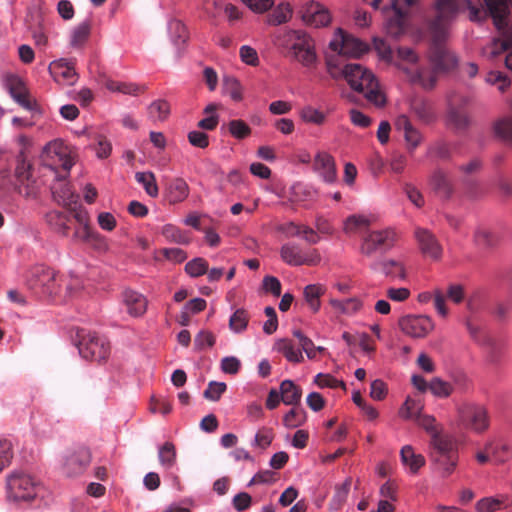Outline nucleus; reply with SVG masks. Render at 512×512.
Segmentation results:
<instances>
[{
  "instance_id": "21",
  "label": "nucleus",
  "mask_w": 512,
  "mask_h": 512,
  "mask_svg": "<svg viewBox=\"0 0 512 512\" xmlns=\"http://www.w3.org/2000/svg\"><path fill=\"white\" fill-rule=\"evenodd\" d=\"M123 303L127 312L133 317L142 316L147 310V299L141 293L134 290H125L123 292Z\"/></svg>"
},
{
  "instance_id": "17",
  "label": "nucleus",
  "mask_w": 512,
  "mask_h": 512,
  "mask_svg": "<svg viewBox=\"0 0 512 512\" xmlns=\"http://www.w3.org/2000/svg\"><path fill=\"white\" fill-rule=\"evenodd\" d=\"M91 461V453L85 447H79L72 451L65 460V470L69 476H76L85 471Z\"/></svg>"
},
{
  "instance_id": "59",
  "label": "nucleus",
  "mask_w": 512,
  "mask_h": 512,
  "mask_svg": "<svg viewBox=\"0 0 512 512\" xmlns=\"http://www.w3.org/2000/svg\"><path fill=\"white\" fill-rule=\"evenodd\" d=\"M495 133L506 141L512 142V118L499 120L494 125Z\"/></svg>"
},
{
  "instance_id": "57",
  "label": "nucleus",
  "mask_w": 512,
  "mask_h": 512,
  "mask_svg": "<svg viewBox=\"0 0 512 512\" xmlns=\"http://www.w3.org/2000/svg\"><path fill=\"white\" fill-rule=\"evenodd\" d=\"M287 232L290 235H295V236L303 235L305 240L309 243H317V241L319 239L317 233L314 230H312L308 227L298 226L293 223H291L289 225V229L287 230Z\"/></svg>"
},
{
  "instance_id": "41",
  "label": "nucleus",
  "mask_w": 512,
  "mask_h": 512,
  "mask_svg": "<svg viewBox=\"0 0 512 512\" xmlns=\"http://www.w3.org/2000/svg\"><path fill=\"white\" fill-rule=\"evenodd\" d=\"M370 225L369 220L365 216L352 215L344 222V230L349 234H356L366 230Z\"/></svg>"
},
{
  "instance_id": "50",
  "label": "nucleus",
  "mask_w": 512,
  "mask_h": 512,
  "mask_svg": "<svg viewBox=\"0 0 512 512\" xmlns=\"http://www.w3.org/2000/svg\"><path fill=\"white\" fill-rule=\"evenodd\" d=\"M304 297L309 307L317 312L320 308V286L317 284H311L305 287Z\"/></svg>"
},
{
  "instance_id": "23",
  "label": "nucleus",
  "mask_w": 512,
  "mask_h": 512,
  "mask_svg": "<svg viewBox=\"0 0 512 512\" xmlns=\"http://www.w3.org/2000/svg\"><path fill=\"white\" fill-rule=\"evenodd\" d=\"M395 127L398 131L403 133L409 149L413 150L420 144L422 140L421 134L413 127L406 115H400L397 117Z\"/></svg>"
},
{
  "instance_id": "1",
  "label": "nucleus",
  "mask_w": 512,
  "mask_h": 512,
  "mask_svg": "<svg viewBox=\"0 0 512 512\" xmlns=\"http://www.w3.org/2000/svg\"><path fill=\"white\" fill-rule=\"evenodd\" d=\"M275 45L284 57L305 67L316 63L315 42L304 30H282L275 37Z\"/></svg>"
},
{
  "instance_id": "14",
  "label": "nucleus",
  "mask_w": 512,
  "mask_h": 512,
  "mask_svg": "<svg viewBox=\"0 0 512 512\" xmlns=\"http://www.w3.org/2000/svg\"><path fill=\"white\" fill-rule=\"evenodd\" d=\"M396 234L392 230H381L371 232L361 245V252L371 256L378 250L388 249L393 246Z\"/></svg>"
},
{
  "instance_id": "33",
  "label": "nucleus",
  "mask_w": 512,
  "mask_h": 512,
  "mask_svg": "<svg viewBox=\"0 0 512 512\" xmlns=\"http://www.w3.org/2000/svg\"><path fill=\"white\" fill-rule=\"evenodd\" d=\"M320 3L309 1L302 6L301 17L305 24L319 27L320 25Z\"/></svg>"
},
{
  "instance_id": "61",
  "label": "nucleus",
  "mask_w": 512,
  "mask_h": 512,
  "mask_svg": "<svg viewBox=\"0 0 512 512\" xmlns=\"http://www.w3.org/2000/svg\"><path fill=\"white\" fill-rule=\"evenodd\" d=\"M386 296L394 302H405L411 296L410 289L406 287H388L386 289Z\"/></svg>"
},
{
  "instance_id": "51",
  "label": "nucleus",
  "mask_w": 512,
  "mask_h": 512,
  "mask_svg": "<svg viewBox=\"0 0 512 512\" xmlns=\"http://www.w3.org/2000/svg\"><path fill=\"white\" fill-rule=\"evenodd\" d=\"M185 271L192 277L202 276L208 271V262L201 257L194 258L185 265Z\"/></svg>"
},
{
  "instance_id": "8",
  "label": "nucleus",
  "mask_w": 512,
  "mask_h": 512,
  "mask_svg": "<svg viewBox=\"0 0 512 512\" xmlns=\"http://www.w3.org/2000/svg\"><path fill=\"white\" fill-rule=\"evenodd\" d=\"M8 497L14 501H30L38 496L41 486L30 475L13 472L7 477Z\"/></svg>"
},
{
  "instance_id": "11",
  "label": "nucleus",
  "mask_w": 512,
  "mask_h": 512,
  "mask_svg": "<svg viewBox=\"0 0 512 512\" xmlns=\"http://www.w3.org/2000/svg\"><path fill=\"white\" fill-rule=\"evenodd\" d=\"M398 326L410 337L424 338L434 329V322L426 315H405L399 319Z\"/></svg>"
},
{
  "instance_id": "26",
  "label": "nucleus",
  "mask_w": 512,
  "mask_h": 512,
  "mask_svg": "<svg viewBox=\"0 0 512 512\" xmlns=\"http://www.w3.org/2000/svg\"><path fill=\"white\" fill-rule=\"evenodd\" d=\"M46 221L49 226L57 233L67 236L70 230L69 223L71 216L61 211H51L46 215Z\"/></svg>"
},
{
  "instance_id": "5",
  "label": "nucleus",
  "mask_w": 512,
  "mask_h": 512,
  "mask_svg": "<svg viewBox=\"0 0 512 512\" xmlns=\"http://www.w3.org/2000/svg\"><path fill=\"white\" fill-rule=\"evenodd\" d=\"M60 278L51 268L38 265L29 271L27 285L36 293L48 296H61Z\"/></svg>"
},
{
  "instance_id": "63",
  "label": "nucleus",
  "mask_w": 512,
  "mask_h": 512,
  "mask_svg": "<svg viewBox=\"0 0 512 512\" xmlns=\"http://www.w3.org/2000/svg\"><path fill=\"white\" fill-rule=\"evenodd\" d=\"M226 384L223 382H210L207 389L204 391V397L211 401H217L221 395L226 391Z\"/></svg>"
},
{
  "instance_id": "45",
  "label": "nucleus",
  "mask_w": 512,
  "mask_h": 512,
  "mask_svg": "<svg viewBox=\"0 0 512 512\" xmlns=\"http://www.w3.org/2000/svg\"><path fill=\"white\" fill-rule=\"evenodd\" d=\"M162 235L168 241L175 242L177 244H188L190 242V238L186 233L171 224L163 226Z\"/></svg>"
},
{
  "instance_id": "27",
  "label": "nucleus",
  "mask_w": 512,
  "mask_h": 512,
  "mask_svg": "<svg viewBox=\"0 0 512 512\" xmlns=\"http://www.w3.org/2000/svg\"><path fill=\"white\" fill-rule=\"evenodd\" d=\"M431 444L434 450L432 458H434V456L446 457L447 455L456 454L454 452L455 443L451 437L440 436L437 433L432 436Z\"/></svg>"
},
{
  "instance_id": "24",
  "label": "nucleus",
  "mask_w": 512,
  "mask_h": 512,
  "mask_svg": "<svg viewBox=\"0 0 512 512\" xmlns=\"http://www.w3.org/2000/svg\"><path fill=\"white\" fill-rule=\"evenodd\" d=\"M15 178L21 184L24 185L27 182L25 187V192L22 191L21 187H19V192L24 194L26 197L33 196L35 194L34 188L30 187L29 181L31 178V164L26 160L23 153H21L17 157V165L15 168Z\"/></svg>"
},
{
  "instance_id": "2",
  "label": "nucleus",
  "mask_w": 512,
  "mask_h": 512,
  "mask_svg": "<svg viewBox=\"0 0 512 512\" xmlns=\"http://www.w3.org/2000/svg\"><path fill=\"white\" fill-rule=\"evenodd\" d=\"M344 79L350 88L362 93L365 99L376 107H384L387 97L372 70L357 63L344 66Z\"/></svg>"
},
{
  "instance_id": "60",
  "label": "nucleus",
  "mask_w": 512,
  "mask_h": 512,
  "mask_svg": "<svg viewBox=\"0 0 512 512\" xmlns=\"http://www.w3.org/2000/svg\"><path fill=\"white\" fill-rule=\"evenodd\" d=\"M373 43L380 59L391 63L393 61V51L390 45H388L385 40L380 38H374Z\"/></svg>"
},
{
  "instance_id": "39",
  "label": "nucleus",
  "mask_w": 512,
  "mask_h": 512,
  "mask_svg": "<svg viewBox=\"0 0 512 512\" xmlns=\"http://www.w3.org/2000/svg\"><path fill=\"white\" fill-rule=\"evenodd\" d=\"M74 238L88 244H103V237L99 235L97 232H94L90 228L89 224L79 226V228H77L74 232Z\"/></svg>"
},
{
  "instance_id": "4",
  "label": "nucleus",
  "mask_w": 512,
  "mask_h": 512,
  "mask_svg": "<svg viewBox=\"0 0 512 512\" xmlns=\"http://www.w3.org/2000/svg\"><path fill=\"white\" fill-rule=\"evenodd\" d=\"M457 423L459 427L481 434L488 430L490 419L483 405L464 402L457 407Z\"/></svg>"
},
{
  "instance_id": "46",
  "label": "nucleus",
  "mask_w": 512,
  "mask_h": 512,
  "mask_svg": "<svg viewBox=\"0 0 512 512\" xmlns=\"http://www.w3.org/2000/svg\"><path fill=\"white\" fill-rule=\"evenodd\" d=\"M434 463L437 466V469L441 472L444 477L449 476L455 469L457 464V455H447L446 457H438L434 456Z\"/></svg>"
},
{
  "instance_id": "56",
  "label": "nucleus",
  "mask_w": 512,
  "mask_h": 512,
  "mask_svg": "<svg viewBox=\"0 0 512 512\" xmlns=\"http://www.w3.org/2000/svg\"><path fill=\"white\" fill-rule=\"evenodd\" d=\"M293 335L299 340V344L308 358H315L317 352L320 351V347H315L311 339L306 337L300 330H295Z\"/></svg>"
},
{
  "instance_id": "48",
  "label": "nucleus",
  "mask_w": 512,
  "mask_h": 512,
  "mask_svg": "<svg viewBox=\"0 0 512 512\" xmlns=\"http://www.w3.org/2000/svg\"><path fill=\"white\" fill-rule=\"evenodd\" d=\"M350 485L351 481L347 479L340 486L336 487L333 499L330 503V510L337 511L342 507L348 496Z\"/></svg>"
},
{
  "instance_id": "31",
  "label": "nucleus",
  "mask_w": 512,
  "mask_h": 512,
  "mask_svg": "<svg viewBox=\"0 0 512 512\" xmlns=\"http://www.w3.org/2000/svg\"><path fill=\"white\" fill-rule=\"evenodd\" d=\"M280 397L286 405H296L301 399V389L291 380H284L280 385Z\"/></svg>"
},
{
  "instance_id": "55",
  "label": "nucleus",
  "mask_w": 512,
  "mask_h": 512,
  "mask_svg": "<svg viewBox=\"0 0 512 512\" xmlns=\"http://www.w3.org/2000/svg\"><path fill=\"white\" fill-rule=\"evenodd\" d=\"M274 434L271 428L262 427L255 435L253 445L261 449L269 447L273 441Z\"/></svg>"
},
{
  "instance_id": "20",
  "label": "nucleus",
  "mask_w": 512,
  "mask_h": 512,
  "mask_svg": "<svg viewBox=\"0 0 512 512\" xmlns=\"http://www.w3.org/2000/svg\"><path fill=\"white\" fill-rule=\"evenodd\" d=\"M459 7V0H436L435 9L437 15L434 26L438 28L451 21L456 16Z\"/></svg>"
},
{
  "instance_id": "30",
  "label": "nucleus",
  "mask_w": 512,
  "mask_h": 512,
  "mask_svg": "<svg viewBox=\"0 0 512 512\" xmlns=\"http://www.w3.org/2000/svg\"><path fill=\"white\" fill-rule=\"evenodd\" d=\"M433 190L442 198H448L453 192V187L447 175L442 171H436L430 180Z\"/></svg>"
},
{
  "instance_id": "47",
  "label": "nucleus",
  "mask_w": 512,
  "mask_h": 512,
  "mask_svg": "<svg viewBox=\"0 0 512 512\" xmlns=\"http://www.w3.org/2000/svg\"><path fill=\"white\" fill-rule=\"evenodd\" d=\"M227 128L229 133L238 140L245 139L251 134V128L241 119L231 120L227 124Z\"/></svg>"
},
{
  "instance_id": "19",
  "label": "nucleus",
  "mask_w": 512,
  "mask_h": 512,
  "mask_svg": "<svg viewBox=\"0 0 512 512\" xmlns=\"http://www.w3.org/2000/svg\"><path fill=\"white\" fill-rule=\"evenodd\" d=\"M7 86L12 98L24 109L34 111L36 109V102L29 96L23 82L16 76H11L7 79Z\"/></svg>"
},
{
  "instance_id": "18",
  "label": "nucleus",
  "mask_w": 512,
  "mask_h": 512,
  "mask_svg": "<svg viewBox=\"0 0 512 512\" xmlns=\"http://www.w3.org/2000/svg\"><path fill=\"white\" fill-rule=\"evenodd\" d=\"M67 174L61 173V176L54 177L56 183L51 187L52 195L54 200L65 207H71L78 201V195H76L70 185L64 181Z\"/></svg>"
},
{
  "instance_id": "16",
  "label": "nucleus",
  "mask_w": 512,
  "mask_h": 512,
  "mask_svg": "<svg viewBox=\"0 0 512 512\" xmlns=\"http://www.w3.org/2000/svg\"><path fill=\"white\" fill-rule=\"evenodd\" d=\"M367 5L384 11L392 9L396 18L387 22V31L392 36H398L403 31V15L397 7V0H363Z\"/></svg>"
},
{
  "instance_id": "43",
  "label": "nucleus",
  "mask_w": 512,
  "mask_h": 512,
  "mask_svg": "<svg viewBox=\"0 0 512 512\" xmlns=\"http://www.w3.org/2000/svg\"><path fill=\"white\" fill-rule=\"evenodd\" d=\"M292 16V8L287 3L279 4L269 15V23L271 25H280L290 20Z\"/></svg>"
},
{
  "instance_id": "62",
  "label": "nucleus",
  "mask_w": 512,
  "mask_h": 512,
  "mask_svg": "<svg viewBox=\"0 0 512 512\" xmlns=\"http://www.w3.org/2000/svg\"><path fill=\"white\" fill-rule=\"evenodd\" d=\"M224 88L230 95V97L235 101H240L242 99V89L239 81L234 77H225L224 78Z\"/></svg>"
},
{
  "instance_id": "32",
  "label": "nucleus",
  "mask_w": 512,
  "mask_h": 512,
  "mask_svg": "<svg viewBox=\"0 0 512 512\" xmlns=\"http://www.w3.org/2000/svg\"><path fill=\"white\" fill-rule=\"evenodd\" d=\"M380 270L388 277L406 279V269L403 262L394 259H385L379 263Z\"/></svg>"
},
{
  "instance_id": "52",
  "label": "nucleus",
  "mask_w": 512,
  "mask_h": 512,
  "mask_svg": "<svg viewBox=\"0 0 512 512\" xmlns=\"http://www.w3.org/2000/svg\"><path fill=\"white\" fill-rule=\"evenodd\" d=\"M13 455V445L11 441L0 439V472L10 465Z\"/></svg>"
},
{
  "instance_id": "53",
  "label": "nucleus",
  "mask_w": 512,
  "mask_h": 512,
  "mask_svg": "<svg viewBox=\"0 0 512 512\" xmlns=\"http://www.w3.org/2000/svg\"><path fill=\"white\" fill-rule=\"evenodd\" d=\"M61 283V295L64 294V297H72L80 288L81 281L77 277H69V278H60Z\"/></svg>"
},
{
  "instance_id": "34",
  "label": "nucleus",
  "mask_w": 512,
  "mask_h": 512,
  "mask_svg": "<svg viewBox=\"0 0 512 512\" xmlns=\"http://www.w3.org/2000/svg\"><path fill=\"white\" fill-rule=\"evenodd\" d=\"M275 350L282 353L286 359L290 362H299L302 359V355L299 349H296L289 339H279L275 345Z\"/></svg>"
},
{
  "instance_id": "13",
  "label": "nucleus",
  "mask_w": 512,
  "mask_h": 512,
  "mask_svg": "<svg viewBox=\"0 0 512 512\" xmlns=\"http://www.w3.org/2000/svg\"><path fill=\"white\" fill-rule=\"evenodd\" d=\"M280 255L285 263L292 266L310 265L316 263L317 260L316 249L303 250L293 243L284 244L281 247Z\"/></svg>"
},
{
  "instance_id": "7",
  "label": "nucleus",
  "mask_w": 512,
  "mask_h": 512,
  "mask_svg": "<svg viewBox=\"0 0 512 512\" xmlns=\"http://www.w3.org/2000/svg\"><path fill=\"white\" fill-rule=\"evenodd\" d=\"M397 56L399 62L395 63V65L407 74L408 79L412 83H418L425 89H431L435 86L436 76L434 72H429L425 69H416L415 71H411L404 65L405 63L414 65L418 62V55L413 49L400 47L397 50Z\"/></svg>"
},
{
  "instance_id": "9",
  "label": "nucleus",
  "mask_w": 512,
  "mask_h": 512,
  "mask_svg": "<svg viewBox=\"0 0 512 512\" xmlns=\"http://www.w3.org/2000/svg\"><path fill=\"white\" fill-rule=\"evenodd\" d=\"M78 342L79 354L86 360L101 362L108 358L110 345L106 338L95 333L81 335Z\"/></svg>"
},
{
  "instance_id": "15",
  "label": "nucleus",
  "mask_w": 512,
  "mask_h": 512,
  "mask_svg": "<svg viewBox=\"0 0 512 512\" xmlns=\"http://www.w3.org/2000/svg\"><path fill=\"white\" fill-rule=\"evenodd\" d=\"M414 236L421 253L425 257H429L434 260L441 258L442 247L431 231L417 227L414 231Z\"/></svg>"
},
{
  "instance_id": "35",
  "label": "nucleus",
  "mask_w": 512,
  "mask_h": 512,
  "mask_svg": "<svg viewBox=\"0 0 512 512\" xmlns=\"http://www.w3.org/2000/svg\"><path fill=\"white\" fill-rule=\"evenodd\" d=\"M91 32V24L84 21L76 26L72 32L70 44L74 48H81L88 40Z\"/></svg>"
},
{
  "instance_id": "28",
  "label": "nucleus",
  "mask_w": 512,
  "mask_h": 512,
  "mask_svg": "<svg viewBox=\"0 0 512 512\" xmlns=\"http://www.w3.org/2000/svg\"><path fill=\"white\" fill-rule=\"evenodd\" d=\"M168 30L172 43L180 51L189 38L186 26L180 20L174 19L169 22Z\"/></svg>"
},
{
  "instance_id": "10",
  "label": "nucleus",
  "mask_w": 512,
  "mask_h": 512,
  "mask_svg": "<svg viewBox=\"0 0 512 512\" xmlns=\"http://www.w3.org/2000/svg\"><path fill=\"white\" fill-rule=\"evenodd\" d=\"M329 47L338 54L351 58H359L369 50L366 43L344 33L341 29H337L333 39L329 42Z\"/></svg>"
},
{
  "instance_id": "12",
  "label": "nucleus",
  "mask_w": 512,
  "mask_h": 512,
  "mask_svg": "<svg viewBox=\"0 0 512 512\" xmlns=\"http://www.w3.org/2000/svg\"><path fill=\"white\" fill-rule=\"evenodd\" d=\"M429 60L435 71L450 72L458 66L457 56L445 45L434 43L429 52Z\"/></svg>"
},
{
  "instance_id": "25",
  "label": "nucleus",
  "mask_w": 512,
  "mask_h": 512,
  "mask_svg": "<svg viewBox=\"0 0 512 512\" xmlns=\"http://www.w3.org/2000/svg\"><path fill=\"white\" fill-rule=\"evenodd\" d=\"M400 458L403 466L411 474H417L426 462L424 456L420 453H416L414 448L410 445L402 447Z\"/></svg>"
},
{
  "instance_id": "3",
  "label": "nucleus",
  "mask_w": 512,
  "mask_h": 512,
  "mask_svg": "<svg viewBox=\"0 0 512 512\" xmlns=\"http://www.w3.org/2000/svg\"><path fill=\"white\" fill-rule=\"evenodd\" d=\"M41 162L54 177L61 176V173L68 174L74 164L68 147L60 140H54L43 148Z\"/></svg>"
},
{
  "instance_id": "29",
  "label": "nucleus",
  "mask_w": 512,
  "mask_h": 512,
  "mask_svg": "<svg viewBox=\"0 0 512 512\" xmlns=\"http://www.w3.org/2000/svg\"><path fill=\"white\" fill-rule=\"evenodd\" d=\"M105 87L111 92H119L126 95L136 96L146 90L145 86H140L132 82H120L112 79L105 81Z\"/></svg>"
},
{
  "instance_id": "38",
  "label": "nucleus",
  "mask_w": 512,
  "mask_h": 512,
  "mask_svg": "<svg viewBox=\"0 0 512 512\" xmlns=\"http://www.w3.org/2000/svg\"><path fill=\"white\" fill-rule=\"evenodd\" d=\"M249 319V313L245 309H237L229 319L230 330L234 333H242L246 330Z\"/></svg>"
},
{
  "instance_id": "37",
  "label": "nucleus",
  "mask_w": 512,
  "mask_h": 512,
  "mask_svg": "<svg viewBox=\"0 0 512 512\" xmlns=\"http://www.w3.org/2000/svg\"><path fill=\"white\" fill-rule=\"evenodd\" d=\"M170 114V105L166 100H156L148 107V115L153 121H165Z\"/></svg>"
},
{
  "instance_id": "49",
  "label": "nucleus",
  "mask_w": 512,
  "mask_h": 512,
  "mask_svg": "<svg viewBox=\"0 0 512 512\" xmlns=\"http://www.w3.org/2000/svg\"><path fill=\"white\" fill-rule=\"evenodd\" d=\"M421 407L419 403L408 397L399 409V416L404 420L416 419L419 415Z\"/></svg>"
},
{
  "instance_id": "64",
  "label": "nucleus",
  "mask_w": 512,
  "mask_h": 512,
  "mask_svg": "<svg viewBox=\"0 0 512 512\" xmlns=\"http://www.w3.org/2000/svg\"><path fill=\"white\" fill-rule=\"evenodd\" d=\"M501 502L492 497H486L479 500L476 505L477 512H495L500 508Z\"/></svg>"
},
{
  "instance_id": "22",
  "label": "nucleus",
  "mask_w": 512,
  "mask_h": 512,
  "mask_svg": "<svg viewBox=\"0 0 512 512\" xmlns=\"http://www.w3.org/2000/svg\"><path fill=\"white\" fill-rule=\"evenodd\" d=\"M189 192V186L183 178H173L166 184L165 194L171 204L183 202L189 196Z\"/></svg>"
},
{
  "instance_id": "40",
  "label": "nucleus",
  "mask_w": 512,
  "mask_h": 512,
  "mask_svg": "<svg viewBox=\"0 0 512 512\" xmlns=\"http://www.w3.org/2000/svg\"><path fill=\"white\" fill-rule=\"evenodd\" d=\"M135 179L145 189L146 193L151 197L158 196V186L155 175L152 172H137Z\"/></svg>"
},
{
  "instance_id": "42",
  "label": "nucleus",
  "mask_w": 512,
  "mask_h": 512,
  "mask_svg": "<svg viewBox=\"0 0 512 512\" xmlns=\"http://www.w3.org/2000/svg\"><path fill=\"white\" fill-rule=\"evenodd\" d=\"M160 464L166 469H170L176 462V449L172 442L164 443L158 451Z\"/></svg>"
},
{
  "instance_id": "54",
  "label": "nucleus",
  "mask_w": 512,
  "mask_h": 512,
  "mask_svg": "<svg viewBox=\"0 0 512 512\" xmlns=\"http://www.w3.org/2000/svg\"><path fill=\"white\" fill-rule=\"evenodd\" d=\"M322 176L329 183L337 179L335 162L330 155H322Z\"/></svg>"
},
{
  "instance_id": "6",
  "label": "nucleus",
  "mask_w": 512,
  "mask_h": 512,
  "mask_svg": "<svg viewBox=\"0 0 512 512\" xmlns=\"http://www.w3.org/2000/svg\"><path fill=\"white\" fill-rule=\"evenodd\" d=\"M485 5L493 18L494 25L500 32L502 39L501 49L512 47V23L509 21L512 0H484Z\"/></svg>"
},
{
  "instance_id": "58",
  "label": "nucleus",
  "mask_w": 512,
  "mask_h": 512,
  "mask_svg": "<svg viewBox=\"0 0 512 512\" xmlns=\"http://www.w3.org/2000/svg\"><path fill=\"white\" fill-rule=\"evenodd\" d=\"M287 232L290 235H295V236L303 235L305 240L309 243H317V241L319 239L317 233L314 230H312L308 227L298 226L293 223H291L289 225V229L287 230Z\"/></svg>"
},
{
  "instance_id": "36",
  "label": "nucleus",
  "mask_w": 512,
  "mask_h": 512,
  "mask_svg": "<svg viewBox=\"0 0 512 512\" xmlns=\"http://www.w3.org/2000/svg\"><path fill=\"white\" fill-rule=\"evenodd\" d=\"M49 71L55 79L62 77L65 80H73L76 76V72L73 67L63 59L51 63Z\"/></svg>"
},
{
  "instance_id": "44",
  "label": "nucleus",
  "mask_w": 512,
  "mask_h": 512,
  "mask_svg": "<svg viewBox=\"0 0 512 512\" xmlns=\"http://www.w3.org/2000/svg\"><path fill=\"white\" fill-rule=\"evenodd\" d=\"M429 390L436 397L447 398L452 394L453 387L449 382L444 381L439 377H434L429 382Z\"/></svg>"
}]
</instances>
